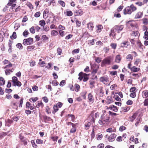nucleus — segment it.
I'll list each match as a JSON object with an SVG mask.
<instances>
[{"instance_id":"14","label":"nucleus","mask_w":148,"mask_h":148,"mask_svg":"<svg viewBox=\"0 0 148 148\" xmlns=\"http://www.w3.org/2000/svg\"><path fill=\"white\" fill-rule=\"evenodd\" d=\"M88 28L90 30H92L94 27L93 23L91 22H89L87 24Z\"/></svg>"},{"instance_id":"28","label":"nucleus","mask_w":148,"mask_h":148,"mask_svg":"<svg viewBox=\"0 0 148 148\" xmlns=\"http://www.w3.org/2000/svg\"><path fill=\"white\" fill-rule=\"evenodd\" d=\"M44 106V105L42 101H40L38 103L36 106L37 108H39L40 107L42 108Z\"/></svg>"},{"instance_id":"5","label":"nucleus","mask_w":148,"mask_h":148,"mask_svg":"<svg viewBox=\"0 0 148 148\" xmlns=\"http://www.w3.org/2000/svg\"><path fill=\"white\" fill-rule=\"evenodd\" d=\"M100 81L105 84L106 82L109 81V78L106 76L102 77L100 78Z\"/></svg>"},{"instance_id":"16","label":"nucleus","mask_w":148,"mask_h":148,"mask_svg":"<svg viewBox=\"0 0 148 148\" xmlns=\"http://www.w3.org/2000/svg\"><path fill=\"white\" fill-rule=\"evenodd\" d=\"M101 118V119L103 120L105 123L108 122L109 118L108 117H106L105 116H103L102 115Z\"/></svg>"},{"instance_id":"47","label":"nucleus","mask_w":148,"mask_h":148,"mask_svg":"<svg viewBox=\"0 0 148 148\" xmlns=\"http://www.w3.org/2000/svg\"><path fill=\"white\" fill-rule=\"evenodd\" d=\"M43 29L44 31L45 32H47L49 30V27L45 26L43 27Z\"/></svg>"},{"instance_id":"62","label":"nucleus","mask_w":148,"mask_h":148,"mask_svg":"<svg viewBox=\"0 0 148 148\" xmlns=\"http://www.w3.org/2000/svg\"><path fill=\"white\" fill-rule=\"evenodd\" d=\"M58 138V137L57 136L55 137H52L51 139L54 141H56Z\"/></svg>"},{"instance_id":"48","label":"nucleus","mask_w":148,"mask_h":148,"mask_svg":"<svg viewBox=\"0 0 148 148\" xmlns=\"http://www.w3.org/2000/svg\"><path fill=\"white\" fill-rule=\"evenodd\" d=\"M65 80H63L60 82V86H63L65 85Z\"/></svg>"},{"instance_id":"24","label":"nucleus","mask_w":148,"mask_h":148,"mask_svg":"<svg viewBox=\"0 0 148 148\" xmlns=\"http://www.w3.org/2000/svg\"><path fill=\"white\" fill-rule=\"evenodd\" d=\"M12 81L14 83V85L15 86V83L17 81L18 79L16 77H12Z\"/></svg>"},{"instance_id":"35","label":"nucleus","mask_w":148,"mask_h":148,"mask_svg":"<svg viewBox=\"0 0 148 148\" xmlns=\"http://www.w3.org/2000/svg\"><path fill=\"white\" fill-rule=\"evenodd\" d=\"M31 143L33 147L35 148H36L37 147V146L35 144L34 141V140H32L31 141Z\"/></svg>"},{"instance_id":"30","label":"nucleus","mask_w":148,"mask_h":148,"mask_svg":"<svg viewBox=\"0 0 148 148\" xmlns=\"http://www.w3.org/2000/svg\"><path fill=\"white\" fill-rule=\"evenodd\" d=\"M38 99V98L37 97H35V98H30L29 101L31 102L32 101L33 102H35L36 101H37Z\"/></svg>"},{"instance_id":"63","label":"nucleus","mask_w":148,"mask_h":148,"mask_svg":"<svg viewBox=\"0 0 148 148\" xmlns=\"http://www.w3.org/2000/svg\"><path fill=\"white\" fill-rule=\"evenodd\" d=\"M76 128L75 127H73L70 130V132L71 133H74L76 131Z\"/></svg>"},{"instance_id":"43","label":"nucleus","mask_w":148,"mask_h":148,"mask_svg":"<svg viewBox=\"0 0 148 148\" xmlns=\"http://www.w3.org/2000/svg\"><path fill=\"white\" fill-rule=\"evenodd\" d=\"M5 81L2 77H1V85H3L5 84Z\"/></svg>"},{"instance_id":"34","label":"nucleus","mask_w":148,"mask_h":148,"mask_svg":"<svg viewBox=\"0 0 148 148\" xmlns=\"http://www.w3.org/2000/svg\"><path fill=\"white\" fill-rule=\"evenodd\" d=\"M58 3L62 7H64L65 6V3L63 1L61 0L59 1H58Z\"/></svg>"},{"instance_id":"36","label":"nucleus","mask_w":148,"mask_h":148,"mask_svg":"<svg viewBox=\"0 0 148 148\" xmlns=\"http://www.w3.org/2000/svg\"><path fill=\"white\" fill-rule=\"evenodd\" d=\"M66 12V14L67 16H72L73 14L72 12L71 11H67Z\"/></svg>"},{"instance_id":"13","label":"nucleus","mask_w":148,"mask_h":148,"mask_svg":"<svg viewBox=\"0 0 148 148\" xmlns=\"http://www.w3.org/2000/svg\"><path fill=\"white\" fill-rule=\"evenodd\" d=\"M106 103L108 104H109L113 102L112 98L111 97L108 96L107 97Z\"/></svg>"},{"instance_id":"64","label":"nucleus","mask_w":148,"mask_h":148,"mask_svg":"<svg viewBox=\"0 0 148 148\" xmlns=\"http://www.w3.org/2000/svg\"><path fill=\"white\" fill-rule=\"evenodd\" d=\"M130 96L132 98L135 97L136 96V93L135 92H133L131 93L130 95Z\"/></svg>"},{"instance_id":"1","label":"nucleus","mask_w":148,"mask_h":148,"mask_svg":"<svg viewBox=\"0 0 148 148\" xmlns=\"http://www.w3.org/2000/svg\"><path fill=\"white\" fill-rule=\"evenodd\" d=\"M124 28V26L123 25H115L111 30V32L110 34V35H112L113 37H114L116 34L115 33V32H117L118 33H119L120 31H121Z\"/></svg>"},{"instance_id":"7","label":"nucleus","mask_w":148,"mask_h":148,"mask_svg":"<svg viewBox=\"0 0 148 148\" xmlns=\"http://www.w3.org/2000/svg\"><path fill=\"white\" fill-rule=\"evenodd\" d=\"M26 106L27 108H29L31 110L34 109L36 107L34 104L33 105V106H32L31 103L29 102H27Z\"/></svg>"},{"instance_id":"49","label":"nucleus","mask_w":148,"mask_h":148,"mask_svg":"<svg viewBox=\"0 0 148 148\" xmlns=\"http://www.w3.org/2000/svg\"><path fill=\"white\" fill-rule=\"evenodd\" d=\"M60 34V36H64L65 34V32L64 31H62V30H60L59 31Z\"/></svg>"},{"instance_id":"39","label":"nucleus","mask_w":148,"mask_h":148,"mask_svg":"<svg viewBox=\"0 0 148 148\" xmlns=\"http://www.w3.org/2000/svg\"><path fill=\"white\" fill-rule=\"evenodd\" d=\"M88 44L90 45H93L94 44V39L89 40L88 42Z\"/></svg>"},{"instance_id":"18","label":"nucleus","mask_w":148,"mask_h":148,"mask_svg":"<svg viewBox=\"0 0 148 148\" xmlns=\"http://www.w3.org/2000/svg\"><path fill=\"white\" fill-rule=\"evenodd\" d=\"M137 116V114L134 113L133 115L131 117H130V121L131 122H133L135 119L136 118Z\"/></svg>"},{"instance_id":"51","label":"nucleus","mask_w":148,"mask_h":148,"mask_svg":"<svg viewBox=\"0 0 148 148\" xmlns=\"http://www.w3.org/2000/svg\"><path fill=\"white\" fill-rule=\"evenodd\" d=\"M42 99L43 101L46 103H47L48 101V99L47 97H44L42 98Z\"/></svg>"},{"instance_id":"21","label":"nucleus","mask_w":148,"mask_h":148,"mask_svg":"<svg viewBox=\"0 0 148 148\" xmlns=\"http://www.w3.org/2000/svg\"><path fill=\"white\" fill-rule=\"evenodd\" d=\"M51 35L52 36H56L58 34L57 31L55 30H52L51 32Z\"/></svg>"},{"instance_id":"40","label":"nucleus","mask_w":148,"mask_h":148,"mask_svg":"<svg viewBox=\"0 0 148 148\" xmlns=\"http://www.w3.org/2000/svg\"><path fill=\"white\" fill-rule=\"evenodd\" d=\"M40 25L41 26L43 27L45 25L46 23L45 21L44 20H41L40 21Z\"/></svg>"},{"instance_id":"23","label":"nucleus","mask_w":148,"mask_h":148,"mask_svg":"<svg viewBox=\"0 0 148 148\" xmlns=\"http://www.w3.org/2000/svg\"><path fill=\"white\" fill-rule=\"evenodd\" d=\"M130 9L131 10L132 12H134L136 11L137 9L136 8L135 6H134V5L133 4H131L130 5Z\"/></svg>"},{"instance_id":"33","label":"nucleus","mask_w":148,"mask_h":148,"mask_svg":"<svg viewBox=\"0 0 148 148\" xmlns=\"http://www.w3.org/2000/svg\"><path fill=\"white\" fill-rule=\"evenodd\" d=\"M139 34L138 32L137 31H133L132 34V36H138V34Z\"/></svg>"},{"instance_id":"37","label":"nucleus","mask_w":148,"mask_h":148,"mask_svg":"<svg viewBox=\"0 0 148 148\" xmlns=\"http://www.w3.org/2000/svg\"><path fill=\"white\" fill-rule=\"evenodd\" d=\"M54 110L53 112V113H55L58 110V107L56 105L54 106L53 107Z\"/></svg>"},{"instance_id":"32","label":"nucleus","mask_w":148,"mask_h":148,"mask_svg":"<svg viewBox=\"0 0 148 148\" xmlns=\"http://www.w3.org/2000/svg\"><path fill=\"white\" fill-rule=\"evenodd\" d=\"M106 132H115L116 130L115 129L113 130L112 128H109L107 129L106 130Z\"/></svg>"},{"instance_id":"59","label":"nucleus","mask_w":148,"mask_h":148,"mask_svg":"<svg viewBox=\"0 0 148 148\" xmlns=\"http://www.w3.org/2000/svg\"><path fill=\"white\" fill-rule=\"evenodd\" d=\"M48 37L45 35H43L42 36V39L43 40H46L48 39Z\"/></svg>"},{"instance_id":"58","label":"nucleus","mask_w":148,"mask_h":148,"mask_svg":"<svg viewBox=\"0 0 148 148\" xmlns=\"http://www.w3.org/2000/svg\"><path fill=\"white\" fill-rule=\"evenodd\" d=\"M126 58L127 59H131L132 60L133 59V57L131 55L129 54L127 56Z\"/></svg>"},{"instance_id":"60","label":"nucleus","mask_w":148,"mask_h":148,"mask_svg":"<svg viewBox=\"0 0 148 148\" xmlns=\"http://www.w3.org/2000/svg\"><path fill=\"white\" fill-rule=\"evenodd\" d=\"M126 129V127L123 126H121L119 128V130L120 131H122L124 130H125Z\"/></svg>"},{"instance_id":"2","label":"nucleus","mask_w":148,"mask_h":148,"mask_svg":"<svg viewBox=\"0 0 148 148\" xmlns=\"http://www.w3.org/2000/svg\"><path fill=\"white\" fill-rule=\"evenodd\" d=\"M116 136V135L115 134H113L110 136H108V135H106L105 138H107L109 141L112 142L115 140Z\"/></svg>"},{"instance_id":"25","label":"nucleus","mask_w":148,"mask_h":148,"mask_svg":"<svg viewBox=\"0 0 148 148\" xmlns=\"http://www.w3.org/2000/svg\"><path fill=\"white\" fill-rule=\"evenodd\" d=\"M100 90L99 91V95L100 97H102L104 94V92L103 90V87H100Z\"/></svg>"},{"instance_id":"38","label":"nucleus","mask_w":148,"mask_h":148,"mask_svg":"<svg viewBox=\"0 0 148 148\" xmlns=\"http://www.w3.org/2000/svg\"><path fill=\"white\" fill-rule=\"evenodd\" d=\"M110 46L112 49H115L116 48L117 45L116 43H112L110 44Z\"/></svg>"},{"instance_id":"45","label":"nucleus","mask_w":148,"mask_h":148,"mask_svg":"<svg viewBox=\"0 0 148 148\" xmlns=\"http://www.w3.org/2000/svg\"><path fill=\"white\" fill-rule=\"evenodd\" d=\"M36 142L38 144H40L43 143V141L41 139H37L36 140Z\"/></svg>"},{"instance_id":"57","label":"nucleus","mask_w":148,"mask_h":148,"mask_svg":"<svg viewBox=\"0 0 148 148\" xmlns=\"http://www.w3.org/2000/svg\"><path fill=\"white\" fill-rule=\"evenodd\" d=\"M57 51L58 55H60L61 54L62 50L61 49L58 48L57 49Z\"/></svg>"},{"instance_id":"61","label":"nucleus","mask_w":148,"mask_h":148,"mask_svg":"<svg viewBox=\"0 0 148 148\" xmlns=\"http://www.w3.org/2000/svg\"><path fill=\"white\" fill-rule=\"evenodd\" d=\"M29 63L30 64V66H33L35 65V62L34 61H30Z\"/></svg>"},{"instance_id":"10","label":"nucleus","mask_w":148,"mask_h":148,"mask_svg":"<svg viewBox=\"0 0 148 148\" xmlns=\"http://www.w3.org/2000/svg\"><path fill=\"white\" fill-rule=\"evenodd\" d=\"M74 14L75 16L81 15L83 14V11L80 9L76 10L74 12Z\"/></svg>"},{"instance_id":"44","label":"nucleus","mask_w":148,"mask_h":148,"mask_svg":"<svg viewBox=\"0 0 148 148\" xmlns=\"http://www.w3.org/2000/svg\"><path fill=\"white\" fill-rule=\"evenodd\" d=\"M68 116L69 117H71L72 121H73L75 120V116L74 115L72 114H69L68 115Z\"/></svg>"},{"instance_id":"17","label":"nucleus","mask_w":148,"mask_h":148,"mask_svg":"<svg viewBox=\"0 0 148 148\" xmlns=\"http://www.w3.org/2000/svg\"><path fill=\"white\" fill-rule=\"evenodd\" d=\"M121 59V58L119 55H117L115 58V61L117 63H119Z\"/></svg>"},{"instance_id":"42","label":"nucleus","mask_w":148,"mask_h":148,"mask_svg":"<svg viewBox=\"0 0 148 148\" xmlns=\"http://www.w3.org/2000/svg\"><path fill=\"white\" fill-rule=\"evenodd\" d=\"M34 46H29L27 47V49L28 51H30L34 49Z\"/></svg>"},{"instance_id":"15","label":"nucleus","mask_w":148,"mask_h":148,"mask_svg":"<svg viewBox=\"0 0 148 148\" xmlns=\"http://www.w3.org/2000/svg\"><path fill=\"white\" fill-rule=\"evenodd\" d=\"M129 45V42L127 41H125L121 44V47H127Z\"/></svg>"},{"instance_id":"55","label":"nucleus","mask_w":148,"mask_h":148,"mask_svg":"<svg viewBox=\"0 0 148 148\" xmlns=\"http://www.w3.org/2000/svg\"><path fill=\"white\" fill-rule=\"evenodd\" d=\"M40 14V12H36L34 14V16L36 17H39Z\"/></svg>"},{"instance_id":"22","label":"nucleus","mask_w":148,"mask_h":148,"mask_svg":"<svg viewBox=\"0 0 148 148\" xmlns=\"http://www.w3.org/2000/svg\"><path fill=\"white\" fill-rule=\"evenodd\" d=\"M97 32H100L103 29V27L101 25H99L97 26Z\"/></svg>"},{"instance_id":"50","label":"nucleus","mask_w":148,"mask_h":148,"mask_svg":"<svg viewBox=\"0 0 148 148\" xmlns=\"http://www.w3.org/2000/svg\"><path fill=\"white\" fill-rule=\"evenodd\" d=\"M76 23L77 26L80 27L81 25V22L80 21H79L78 20H77L76 21Z\"/></svg>"},{"instance_id":"56","label":"nucleus","mask_w":148,"mask_h":148,"mask_svg":"<svg viewBox=\"0 0 148 148\" xmlns=\"http://www.w3.org/2000/svg\"><path fill=\"white\" fill-rule=\"evenodd\" d=\"M133 102L130 100H129L126 102V104L127 105H131L133 104Z\"/></svg>"},{"instance_id":"31","label":"nucleus","mask_w":148,"mask_h":148,"mask_svg":"<svg viewBox=\"0 0 148 148\" xmlns=\"http://www.w3.org/2000/svg\"><path fill=\"white\" fill-rule=\"evenodd\" d=\"M102 135L101 134H99L96 136V138L98 140H100L102 139Z\"/></svg>"},{"instance_id":"4","label":"nucleus","mask_w":148,"mask_h":148,"mask_svg":"<svg viewBox=\"0 0 148 148\" xmlns=\"http://www.w3.org/2000/svg\"><path fill=\"white\" fill-rule=\"evenodd\" d=\"M102 63L103 64H110L111 63V58L109 57L104 59L102 61Z\"/></svg>"},{"instance_id":"12","label":"nucleus","mask_w":148,"mask_h":148,"mask_svg":"<svg viewBox=\"0 0 148 148\" xmlns=\"http://www.w3.org/2000/svg\"><path fill=\"white\" fill-rule=\"evenodd\" d=\"M87 74L84 73L82 72H80L79 74V77L78 78V79L80 80L81 81L84 77V76L86 75Z\"/></svg>"},{"instance_id":"41","label":"nucleus","mask_w":148,"mask_h":148,"mask_svg":"<svg viewBox=\"0 0 148 148\" xmlns=\"http://www.w3.org/2000/svg\"><path fill=\"white\" fill-rule=\"evenodd\" d=\"M29 33L28 32L27 30H25L23 33V35L25 37H26L27 36V35Z\"/></svg>"},{"instance_id":"20","label":"nucleus","mask_w":148,"mask_h":148,"mask_svg":"<svg viewBox=\"0 0 148 148\" xmlns=\"http://www.w3.org/2000/svg\"><path fill=\"white\" fill-rule=\"evenodd\" d=\"M95 82L93 80H90L89 81V84L90 85V88L92 89L93 88H95V86L94 84H95Z\"/></svg>"},{"instance_id":"54","label":"nucleus","mask_w":148,"mask_h":148,"mask_svg":"<svg viewBox=\"0 0 148 148\" xmlns=\"http://www.w3.org/2000/svg\"><path fill=\"white\" fill-rule=\"evenodd\" d=\"M12 37L13 38L15 39L16 38V32H13L12 35V36H10V38H11Z\"/></svg>"},{"instance_id":"9","label":"nucleus","mask_w":148,"mask_h":148,"mask_svg":"<svg viewBox=\"0 0 148 148\" xmlns=\"http://www.w3.org/2000/svg\"><path fill=\"white\" fill-rule=\"evenodd\" d=\"M88 99L90 102L92 103L94 101V98L93 95L90 93L89 94L88 96Z\"/></svg>"},{"instance_id":"52","label":"nucleus","mask_w":148,"mask_h":148,"mask_svg":"<svg viewBox=\"0 0 148 148\" xmlns=\"http://www.w3.org/2000/svg\"><path fill=\"white\" fill-rule=\"evenodd\" d=\"M52 84L54 86H56L58 85V82H57V81L56 80H54L52 81Z\"/></svg>"},{"instance_id":"26","label":"nucleus","mask_w":148,"mask_h":148,"mask_svg":"<svg viewBox=\"0 0 148 148\" xmlns=\"http://www.w3.org/2000/svg\"><path fill=\"white\" fill-rule=\"evenodd\" d=\"M80 88V87L79 85L78 84H75V91L77 92L79 91Z\"/></svg>"},{"instance_id":"8","label":"nucleus","mask_w":148,"mask_h":148,"mask_svg":"<svg viewBox=\"0 0 148 148\" xmlns=\"http://www.w3.org/2000/svg\"><path fill=\"white\" fill-rule=\"evenodd\" d=\"M143 98L146 99L148 97V90H145L143 91L142 93Z\"/></svg>"},{"instance_id":"27","label":"nucleus","mask_w":148,"mask_h":148,"mask_svg":"<svg viewBox=\"0 0 148 148\" xmlns=\"http://www.w3.org/2000/svg\"><path fill=\"white\" fill-rule=\"evenodd\" d=\"M91 125V123L90 122H88L87 124H85V129L86 130H88L90 127Z\"/></svg>"},{"instance_id":"3","label":"nucleus","mask_w":148,"mask_h":148,"mask_svg":"<svg viewBox=\"0 0 148 148\" xmlns=\"http://www.w3.org/2000/svg\"><path fill=\"white\" fill-rule=\"evenodd\" d=\"M32 42V38H29L27 39H24L23 40V44L24 45H28L31 44Z\"/></svg>"},{"instance_id":"19","label":"nucleus","mask_w":148,"mask_h":148,"mask_svg":"<svg viewBox=\"0 0 148 148\" xmlns=\"http://www.w3.org/2000/svg\"><path fill=\"white\" fill-rule=\"evenodd\" d=\"M140 70L139 68L136 67L135 66H133L131 68V71L134 72L138 71Z\"/></svg>"},{"instance_id":"6","label":"nucleus","mask_w":148,"mask_h":148,"mask_svg":"<svg viewBox=\"0 0 148 148\" xmlns=\"http://www.w3.org/2000/svg\"><path fill=\"white\" fill-rule=\"evenodd\" d=\"M132 13V11L130 6L127 7L124 10V13L125 14H130Z\"/></svg>"},{"instance_id":"29","label":"nucleus","mask_w":148,"mask_h":148,"mask_svg":"<svg viewBox=\"0 0 148 148\" xmlns=\"http://www.w3.org/2000/svg\"><path fill=\"white\" fill-rule=\"evenodd\" d=\"M143 104L144 106L148 107V98L144 100Z\"/></svg>"},{"instance_id":"53","label":"nucleus","mask_w":148,"mask_h":148,"mask_svg":"<svg viewBox=\"0 0 148 148\" xmlns=\"http://www.w3.org/2000/svg\"><path fill=\"white\" fill-rule=\"evenodd\" d=\"M17 47L20 49H22L23 48V46L21 43H18L16 45Z\"/></svg>"},{"instance_id":"11","label":"nucleus","mask_w":148,"mask_h":148,"mask_svg":"<svg viewBox=\"0 0 148 148\" xmlns=\"http://www.w3.org/2000/svg\"><path fill=\"white\" fill-rule=\"evenodd\" d=\"M143 15V13L141 12H138L136 14L135 17V18H141Z\"/></svg>"},{"instance_id":"46","label":"nucleus","mask_w":148,"mask_h":148,"mask_svg":"<svg viewBox=\"0 0 148 148\" xmlns=\"http://www.w3.org/2000/svg\"><path fill=\"white\" fill-rule=\"evenodd\" d=\"M13 3L9 2L7 5L9 6H11L12 7H14L16 5V4L15 3Z\"/></svg>"}]
</instances>
